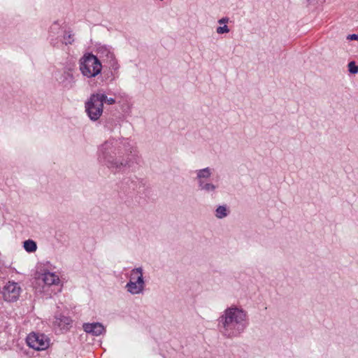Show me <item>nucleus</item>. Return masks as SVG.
Listing matches in <instances>:
<instances>
[{"label": "nucleus", "mask_w": 358, "mask_h": 358, "mask_svg": "<svg viewBox=\"0 0 358 358\" xmlns=\"http://www.w3.org/2000/svg\"><path fill=\"white\" fill-rule=\"evenodd\" d=\"M135 157L127 138H110L98 150L99 161L114 173L131 167Z\"/></svg>", "instance_id": "f257e3e1"}, {"label": "nucleus", "mask_w": 358, "mask_h": 358, "mask_svg": "<svg viewBox=\"0 0 358 358\" xmlns=\"http://www.w3.org/2000/svg\"><path fill=\"white\" fill-rule=\"evenodd\" d=\"M217 321L222 334L234 338L239 336L248 327V315L243 308L231 306L224 310Z\"/></svg>", "instance_id": "f03ea898"}, {"label": "nucleus", "mask_w": 358, "mask_h": 358, "mask_svg": "<svg viewBox=\"0 0 358 358\" xmlns=\"http://www.w3.org/2000/svg\"><path fill=\"white\" fill-rule=\"evenodd\" d=\"M129 281L125 287L131 294H138L143 292L145 282L143 278V270L142 267L133 268L129 273Z\"/></svg>", "instance_id": "7ed1b4c3"}, {"label": "nucleus", "mask_w": 358, "mask_h": 358, "mask_svg": "<svg viewBox=\"0 0 358 358\" xmlns=\"http://www.w3.org/2000/svg\"><path fill=\"white\" fill-rule=\"evenodd\" d=\"M101 63L96 56L89 54L80 62V70L87 78L95 77L101 71Z\"/></svg>", "instance_id": "20e7f679"}, {"label": "nucleus", "mask_w": 358, "mask_h": 358, "mask_svg": "<svg viewBox=\"0 0 358 358\" xmlns=\"http://www.w3.org/2000/svg\"><path fill=\"white\" fill-rule=\"evenodd\" d=\"M101 97L103 98V96L93 93L85 103V112L92 121L98 120L103 113V106L101 101Z\"/></svg>", "instance_id": "39448f33"}, {"label": "nucleus", "mask_w": 358, "mask_h": 358, "mask_svg": "<svg viewBox=\"0 0 358 358\" xmlns=\"http://www.w3.org/2000/svg\"><path fill=\"white\" fill-rule=\"evenodd\" d=\"M97 55L100 59L104 63V66L113 70V76L117 73L120 65L115 57L111 48L107 46H101L97 49Z\"/></svg>", "instance_id": "423d86ee"}, {"label": "nucleus", "mask_w": 358, "mask_h": 358, "mask_svg": "<svg viewBox=\"0 0 358 358\" xmlns=\"http://www.w3.org/2000/svg\"><path fill=\"white\" fill-rule=\"evenodd\" d=\"M50 338L43 334L31 333L27 338V345L38 351L46 350L50 345Z\"/></svg>", "instance_id": "0eeeda50"}, {"label": "nucleus", "mask_w": 358, "mask_h": 358, "mask_svg": "<svg viewBox=\"0 0 358 358\" xmlns=\"http://www.w3.org/2000/svg\"><path fill=\"white\" fill-rule=\"evenodd\" d=\"M22 289L15 282H8L3 287L2 294L3 299L8 302L16 301L21 294Z\"/></svg>", "instance_id": "6e6552de"}, {"label": "nucleus", "mask_w": 358, "mask_h": 358, "mask_svg": "<svg viewBox=\"0 0 358 358\" xmlns=\"http://www.w3.org/2000/svg\"><path fill=\"white\" fill-rule=\"evenodd\" d=\"M64 29L59 21H55L51 24L48 31V39L52 46L60 48L61 37Z\"/></svg>", "instance_id": "1a4fd4ad"}, {"label": "nucleus", "mask_w": 358, "mask_h": 358, "mask_svg": "<svg viewBox=\"0 0 358 358\" xmlns=\"http://www.w3.org/2000/svg\"><path fill=\"white\" fill-rule=\"evenodd\" d=\"M57 80L66 89L73 87L75 83V79L73 73L70 69H63L62 71H58L56 75Z\"/></svg>", "instance_id": "9d476101"}, {"label": "nucleus", "mask_w": 358, "mask_h": 358, "mask_svg": "<svg viewBox=\"0 0 358 358\" xmlns=\"http://www.w3.org/2000/svg\"><path fill=\"white\" fill-rule=\"evenodd\" d=\"M72 320L61 313L56 314L53 321L54 327H57L62 331H67L71 327Z\"/></svg>", "instance_id": "9b49d317"}, {"label": "nucleus", "mask_w": 358, "mask_h": 358, "mask_svg": "<svg viewBox=\"0 0 358 358\" xmlns=\"http://www.w3.org/2000/svg\"><path fill=\"white\" fill-rule=\"evenodd\" d=\"M83 329L86 333L95 336H100L106 331L103 325L99 322L84 323Z\"/></svg>", "instance_id": "f8f14e48"}, {"label": "nucleus", "mask_w": 358, "mask_h": 358, "mask_svg": "<svg viewBox=\"0 0 358 358\" xmlns=\"http://www.w3.org/2000/svg\"><path fill=\"white\" fill-rule=\"evenodd\" d=\"M42 280L45 285L48 286L58 285L60 282L59 276L55 273L50 271H45L42 274Z\"/></svg>", "instance_id": "ddd939ff"}, {"label": "nucleus", "mask_w": 358, "mask_h": 358, "mask_svg": "<svg viewBox=\"0 0 358 358\" xmlns=\"http://www.w3.org/2000/svg\"><path fill=\"white\" fill-rule=\"evenodd\" d=\"M196 180L198 185L201 184V182H206L212 175V169L209 167H206L202 169L196 171Z\"/></svg>", "instance_id": "4468645a"}, {"label": "nucleus", "mask_w": 358, "mask_h": 358, "mask_svg": "<svg viewBox=\"0 0 358 358\" xmlns=\"http://www.w3.org/2000/svg\"><path fill=\"white\" fill-rule=\"evenodd\" d=\"M74 33L72 30L64 29L61 37L60 47L63 45H71L74 42Z\"/></svg>", "instance_id": "2eb2a0df"}, {"label": "nucleus", "mask_w": 358, "mask_h": 358, "mask_svg": "<svg viewBox=\"0 0 358 358\" xmlns=\"http://www.w3.org/2000/svg\"><path fill=\"white\" fill-rule=\"evenodd\" d=\"M199 188L206 192L210 193L214 192L217 188V185L213 184L212 182H201V184L198 185Z\"/></svg>", "instance_id": "dca6fc26"}, {"label": "nucleus", "mask_w": 358, "mask_h": 358, "mask_svg": "<svg viewBox=\"0 0 358 358\" xmlns=\"http://www.w3.org/2000/svg\"><path fill=\"white\" fill-rule=\"evenodd\" d=\"M228 214L229 210L226 206H219L215 210V216L219 219L227 217Z\"/></svg>", "instance_id": "f3484780"}, {"label": "nucleus", "mask_w": 358, "mask_h": 358, "mask_svg": "<svg viewBox=\"0 0 358 358\" xmlns=\"http://www.w3.org/2000/svg\"><path fill=\"white\" fill-rule=\"evenodd\" d=\"M24 248L28 252H34L36 250L37 245L35 241L29 239L24 242Z\"/></svg>", "instance_id": "a211bd4d"}, {"label": "nucleus", "mask_w": 358, "mask_h": 358, "mask_svg": "<svg viewBox=\"0 0 358 358\" xmlns=\"http://www.w3.org/2000/svg\"><path fill=\"white\" fill-rule=\"evenodd\" d=\"M97 94H99V96H103V97L101 98V103L103 105V103H106L108 105H113L115 103V99L113 98H108L103 92H96Z\"/></svg>", "instance_id": "6ab92c4d"}, {"label": "nucleus", "mask_w": 358, "mask_h": 358, "mask_svg": "<svg viewBox=\"0 0 358 358\" xmlns=\"http://www.w3.org/2000/svg\"><path fill=\"white\" fill-rule=\"evenodd\" d=\"M348 71L353 74L358 73V66L355 62H350L348 64Z\"/></svg>", "instance_id": "aec40b11"}, {"label": "nucleus", "mask_w": 358, "mask_h": 358, "mask_svg": "<svg viewBox=\"0 0 358 358\" xmlns=\"http://www.w3.org/2000/svg\"><path fill=\"white\" fill-rule=\"evenodd\" d=\"M216 31L219 34H222L229 32V29L227 25L224 24L223 27H218L216 29Z\"/></svg>", "instance_id": "412c9836"}, {"label": "nucleus", "mask_w": 358, "mask_h": 358, "mask_svg": "<svg viewBox=\"0 0 358 358\" xmlns=\"http://www.w3.org/2000/svg\"><path fill=\"white\" fill-rule=\"evenodd\" d=\"M347 40H348V41H358V34H349L347 36Z\"/></svg>", "instance_id": "4be33fe9"}, {"label": "nucleus", "mask_w": 358, "mask_h": 358, "mask_svg": "<svg viewBox=\"0 0 358 358\" xmlns=\"http://www.w3.org/2000/svg\"><path fill=\"white\" fill-rule=\"evenodd\" d=\"M229 19L227 17H222L218 20L220 24H225L229 22Z\"/></svg>", "instance_id": "5701e85b"}, {"label": "nucleus", "mask_w": 358, "mask_h": 358, "mask_svg": "<svg viewBox=\"0 0 358 358\" xmlns=\"http://www.w3.org/2000/svg\"><path fill=\"white\" fill-rule=\"evenodd\" d=\"M310 3H313L315 0H307Z\"/></svg>", "instance_id": "b1692460"}]
</instances>
